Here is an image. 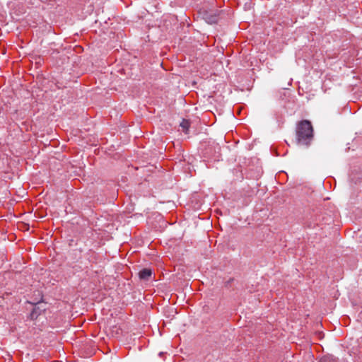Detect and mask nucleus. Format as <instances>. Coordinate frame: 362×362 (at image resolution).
<instances>
[{"label": "nucleus", "mask_w": 362, "mask_h": 362, "mask_svg": "<svg viewBox=\"0 0 362 362\" xmlns=\"http://www.w3.org/2000/svg\"><path fill=\"white\" fill-rule=\"evenodd\" d=\"M296 142L298 145L308 147L314 137L313 127L308 120L299 122L296 127Z\"/></svg>", "instance_id": "obj_1"}, {"label": "nucleus", "mask_w": 362, "mask_h": 362, "mask_svg": "<svg viewBox=\"0 0 362 362\" xmlns=\"http://www.w3.org/2000/svg\"><path fill=\"white\" fill-rule=\"evenodd\" d=\"M202 18L209 24L216 23L218 21L220 12L215 9L202 8L199 11Z\"/></svg>", "instance_id": "obj_2"}, {"label": "nucleus", "mask_w": 362, "mask_h": 362, "mask_svg": "<svg viewBox=\"0 0 362 362\" xmlns=\"http://www.w3.org/2000/svg\"><path fill=\"white\" fill-rule=\"evenodd\" d=\"M152 275V270L151 269L144 268L139 272L140 279L148 281Z\"/></svg>", "instance_id": "obj_3"}, {"label": "nucleus", "mask_w": 362, "mask_h": 362, "mask_svg": "<svg viewBox=\"0 0 362 362\" xmlns=\"http://www.w3.org/2000/svg\"><path fill=\"white\" fill-rule=\"evenodd\" d=\"M42 311V309H40L38 306L35 305V307L33 308L32 312L30 314V320H33L37 319V317L41 314Z\"/></svg>", "instance_id": "obj_4"}, {"label": "nucleus", "mask_w": 362, "mask_h": 362, "mask_svg": "<svg viewBox=\"0 0 362 362\" xmlns=\"http://www.w3.org/2000/svg\"><path fill=\"white\" fill-rule=\"evenodd\" d=\"M180 127L182 128V132L185 134H188L189 128L190 126V122L188 119H183L180 124Z\"/></svg>", "instance_id": "obj_5"}, {"label": "nucleus", "mask_w": 362, "mask_h": 362, "mask_svg": "<svg viewBox=\"0 0 362 362\" xmlns=\"http://www.w3.org/2000/svg\"><path fill=\"white\" fill-rule=\"evenodd\" d=\"M320 362H337V361L333 356H325L320 359Z\"/></svg>", "instance_id": "obj_6"}]
</instances>
